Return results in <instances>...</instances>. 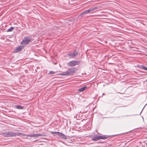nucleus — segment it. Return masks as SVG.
<instances>
[{"instance_id":"nucleus-1","label":"nucleus","mask_w":147,"mask_h":147,"mask_svg":"<svg viewBox=\"0 0 147 147\" xmlns=\"http://www.w3.org/2000/svg\"><path fill=\"white\" fill-rule=\"evenodd\" d=\"M32 40V38L31 36H25L22 41L21 42V44L22 45L28 44Z\"/></svg>"},{"instance_id":"nucleus-14","label":"nucleus","mask_w":147,"mask_h":147,"mask_svg":"<svg viewBox=\"0 0 147 147\" xmlns=\"http://www.w3.org/2000/svg\"><path fill=\"white\" fill-rule=\"evenodd\" d=\"M78 52L77 51H76V50H75L74 51V52L73 53V55H74V57H75V56L78 54Z\"/></svg>"},{"instance_id":"nucleus-15","label":"nucleus","mask_w":147,"mask_h":147,"mask_svg":"<svg viewBox=\"0 0 147 147\" xmlns=\"http://www.w3.org/2000/svg\"><path fill=\"white\" fill-rule=\"evenodd\" d=\"M68 55L69 56L71 57H74V55H73V53H69L68 54Z\"/></svg>"},{"instance_id":"nucleus-6","label":"nucleus","mask_w":147,"mask_h":147,"mask_svg":"<svg viewBox=\"0 0 147 147\" xmlns=\"http://www.w3.org/2000/svg\"><path fill=\"white\" fill-rule=\"evenodd\" d=\"M97 9H98L97 7H95L93 8H90L88 10H86L85 11L83 12L81 14H80V16H83V15L89 13V12L93 11L94 10ZM92 12H93V11H92Z\"/></svg>"},{"instance_id":"nucleus-11","label":"nucleus","mask_w":147,"mask_h":147,"mask_svg":"<svg viewBox=\"0 0 147 147\" xmlns=\"http://www.w3.org/2000/svg\"><path fill=\"white\" fill-rule=\"evenodd\" d=\"M15 108L18 109H22L24 108V107L20 105H15Z\"/></svg>"},{"instance_id":"nucleus-8","label":"nucleus","mask_w":147,"mask_h":147,"mask_svg":"<svg viewBox=\"0 0 147 147\" xmlns=\"http://www.w3.org/2000/svg\"><path fill=\"white\" fill-rule=\"evenodd\" d=\"M23 46H20L17 47L14 50L15 53H17L18 52L21 51L24 48Z\"/></svg>"},{"instance_id":"nucleus-3","label":"nucleus","mask_w":147,"mask_h":147,"mask_svg":"<svg viewBox=\"0 0 147 147\" xmlns=\"http://www.w3.org/2000/svg\"><path fill=\"white\" fill-rule=\"evenodd\" d=\"M74 72V69L73 68H69L66 71L62 73L61 75L63 76H69L72 75Z\"/></svg>"},{"instance_id":"nucleus-13","label":"nucleus","mask_w":147,"mask_h":147,"mask_svg":"<svg viewBox=\"0 0 147 147\" xmlns=\"http://www.w3.org/2000/svg\"><path fill=\"white\" fill-rule=\"evenodd\" d=\"M141 68L144 70L147 71V68L144 67L143 65H142L141 66Z\"/></svg>"},{"instance_id":"nucleus-5","label":"nucleus","mask_w":147,"mask_h":147,"mask_svg":"<svg viewBox=\"0 0 147 147\" xmlns=\"http://www.w3.org/2000/svg\"><path fill=\"white\" fill-rule=\"evenodd\" d=\"M107 138V137L105 136L96 135L93 137L92 138V140L93 141H97L100 139H105Z\"/></svg>"},{"instance_id":"nucleus-16","label":"nucleus","mask_w":147,"mask_h":147,"mask_svg":"<svg viewBox=\"0 0 147 147\" xmlns=\"http://www.w3.org/2000/svg\"><path fill=\"white\" fill-rule=\"evenodd\" d=\"M55 73V72L53 71H50L49 72V74H53Z\"/></svg>"},{"instance_id":"nucleus-2","label":"nucleus","mask_w":147,"mask_h":147,"mask_svg":"<svg viewBox=\"0 0 147 147\" xmlns=\"http://www.w3.org/2000/svg\"><path fill=\"white\" fill-rule=\"evenodd\" d=\"M3 136L5 137H11L16 136L17 134L11 131L6 132L2 134Z\"/></svg>"},{"instance_id":"nucleus-7","label":"nucleus","mask_w":147,"mask_h":147,"mask_svg":"<svg viewBox=\"0 0 147 147\" xmlns=\"http://www.w3.org/2000/svg\"><path fill=\"white\" fill-rule=\"evenodd\" d=\"M79 61H76L75 60L70 61L67 63V65L71 66H74L78 64Z\"/></svg>"},{"instance_id":"nucleus-12","label":"nucleus","mask_w":147,"mask_h":147,"mask_svg":"<svg viewBox=\"0 0 147 147\" xmlns=\"http://www.w3.org/2000/svg\"><path fill=\"white\" fill-rule=\"evenodd\" d=\"M14 28L13 27H11L7 30V32H11L14 29Z\"/></svg>"},{"instance_id":"nucleus-10","label":"nucleus","mask_w":147,"mask_h":147,"mask_svg":"<svg viewBox=\"0 0 147 147\" xmlns=\"http://www.w3.org/2000/svg\"><path fill=\"white\" fill-rule=\"evenodd\" d=\"M87 88V86L83 87L82 88L79 89L78 90L80 92H82L84 91Z\"/></svg>"},{"instance_id":"nucleus-9","label":"nucleus","mask_w":147,"mask_h":147,"mask_svg":"<svg viewBox=\"0 0 147 147\" xmlns=\"http://www.w3.org/2000/svg\"><path fill=\"white\" fill-rule=\"evenodd\" d=\"M28 137H38L39 136H44L43 135H42L40 134H31L27 136Z\"/></svg>"},{"instance_id":"nucleus-17","label":"nucleus","mask_w":147,"mask_h":147,"mask_svg":"<svg viewBox=\"0 0 147 147\" xmlns=\"http://www.w3.org/2000/svg\"><path fill=\"white\" fill-rule=\"evenodd\" d=\"M102 95H105V94L103 93Z\"/></svg>"},{"instance_id":"nucleus-4","label":"nucleus","mask_w":147,"mask_h":147,"mask_svg":"<svg viewBox=\"0 0 147 147\" xmlns=\"http://www.w3.org/2000/svg\"><path fill=\"white\" fill-rule=\"evenodd\" d=\"M51 133L53 135L56 134L58 136L61 138L66 140L67 139V137L64 134L58 132H51Z\"/></svg>"}]
</instances>
